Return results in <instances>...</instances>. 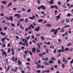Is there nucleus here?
Wrapping results in <instances>:
<instances>
[{
  "label": "nucleus",
  "instance_id": "nucleus-1",
  "mask_svg": "<svg viewBox=\"0 0 73 73\" xmlns=\"http://www.w3.org/2000/svg\"><path fill=\"white\" fill-rule=\"evenodd\" d=\"M40 28V26H38V27H36L34 29V30L35 31H37V32H38L39 31V29Z\"/></svg>",
  "mask_w": 73,
  "mask_h": 73
},
{
  "label": "nucleus",
  "instance_id": "nucleus-2",
  "mask_svg": "<svg viewBox=\"0 0 73 73\" xmlns=\"http://www.w3.org/2000/svg\"><path fill=\"white\" fill-rule=\"evenodd\" d=\"M32 27L33 29H34V26H33V25L31 24L30 25V27H28V29L29 30H30V29H31V28Z\"/></svg>",
  "mask_w": 73,
  "mask_h": 73
},
{
  "label": "nucleus",
  "instance_id": "nucleus-3",
  "mask_svg": "<svg viewBox=\"0 0 73 73\" xmlns=\"http://www.w3.org/2000/svg\"><path fill=\"white\" fill-rule=\"evenodd\" d=\"M56 21H58L59 19L61 18V17L59 16H57L56 17Z\"/></svg>",
  "mask_w": 73,
  "mask_h": 73
},
{
  "label": "nucleus",
  "instance_id": "nucleus-4",
  "mask_svg": "<svg viewBox=\"0 0 73 73\" xmlns=\"http://www.w3.org/2000/svg\"><path fill=\"white\" fill-rule=\"evenodd\" d=\"M42 43L40 42V43H37V46L39 48V49H41V47H40V45H42Z\"/></svg>",
  "mask_w": 73,
  "mask_h": 73
},
{
  "label": "nucleus",
  "instance_id": "nucleus-5",
  "mask_svg": "<svg viewBox=\"0 0 73 73\" xmlns=\"http://www.w3.org/2000/svg\"><path fill=\"white\" fill-rule=\"evenodd\" d=\"M28 41L27 40H25V41L24 42V43L26 44V46H28L29 45H28V43L27 42Z\"/></svg>",
  "mask_w": 73,
  "mask_h": 73
},
{
  "label": "nucleus",
  "instance_id": "nucleus-6",
  "mask_svg": "<svg viewBox=\"0 0 73 73\" xmlns=\"http://www.w3.org/2000/svg\"><path fill=\"white\" fill-rule=\"evenodd\" d=\"M36 48L33 47V48H32V53H35V52H36Z\"/></svg>",
  "mask_w": 73,
  "mask_h": 73
},
{
  "label": "nucleus",
  "instance_id": "nucleus-7",
  "mask_svg": "<svg viewBox=\"0 0 73 73\" xmlns=\"http://www.w3.org/2000/svg\"><path fill=\"white\" fill-rule=\"evenodd\" d=\"M2 55H4L5 57H6L7 56V53L6 52H3L2 53Z\"/></svg>",
  "mask_w": 73,
  "mask_h": 73
},
{
  "label": "nucleus",
  "instance_id": "nucleus-8",
  "mask_svg": "<svg viewBox=\"0 0 73 73\" xmlns=\"http://www.w3.org/2000/svg\"><path fill=\"white\" fill-rule=\"evenodd\" d=\"M8 20L9 21H13V17H10L8 19Z\"/></svg>",
  "mask_w": 73,
  "mask_h": 73
},
{
  "label": "nucleus",
  "instance_id": "nucleus-9",
  "mask_svg": "<svg viewBox=\"0 0 73 73\" xmlns=\"http://www.w3.org/2000/svg\"><path fill=\"white\" fill-rule=\"evenodd\" d=\"M18 64L19 65H21V64L22 62L20 60H19L17 61Z\"/></svg>",
  "mask_w": 73,
  "mask_h": 73
},
{
  "label": "nucleus",
  "instance_id": "nucleus-10",
  "mask_svg": "<svg viewBox=\"0 0 73 73\" xmlns=\"http://www.w3.org/2000/svg\"><path fill=\"white\" fill-rule=\"evenodd\" d=\"M53 0H52L51 1L48 2V3H49L50 4H53Z\"/></svg>",
  "mask_w": 73,
  "mask_h": 73
},
{
  "label": "nucleus",
  "instance_id": "nucleus-11",
  "mask_svg": "<svg viewBox=\"0 0 73 73\" xmlns=\"http://www.w3.org/2000/svg\"><path fill=\"white\" fill-rule=\"evenodd\" d=\"M0 34L1 35H3V36H4L5 35V33H3V32H1L0 33Z\"/></svg>",
  "mask_w": 73,
  "mask_h": 73
},
{
  "label": "nucleus",
  "instance_id": "nucleus-12",
  "mask_svg": "<svg viewBox=\"0 0 73 73\" xmlns=\"http://www.w3.org/2000/svg\"><path fill=\"white\" fill-rule=\"evenodd\" d=\"M64 46H63V45H62V52H65V50H64Z\"/></svg>",
  "mask_w": 73,
  "mask_h": 73
},
{
  "label": "nucleus",
  "instance_id": "nucleus-13",
  "mask_svg": "<svg viewBox=\"0 0 73 73\" xmlns=\"http://www.w3.org/2000/svg\"><path fill=\"white\" fill-rule=\"evenodd\" d=\"M64 50L66 51H67L69 50V48L68 47H66L64 49Z\"/></svg>",
  "mask_w": 73,
  "mask_h": 73
},
{
  "label": "nucleus",
  "instance_id": "nucleus-14",
  "mask_svg": "<svg viewBox=\"0 0 73 73\" xmlns=\"http://www.w3.org/2000/svg\"><path fill=\"white\" fill-rule=\"evenodd\" d=\"M37 65V69H39V67H40V65L39 64H36Z\"/></svg>",
  "mask_w": 73,
  "mask_h": 73
},
{
  "label": "nucleus",
  "instance_id": "nucleus-15",
  "mask_svg": "<svg viewBox=\"0 0 73 73\" xmlns=\"http://www.w3.org/2000/svg\"><path fill=\"white\" fill-rule=\"evenodd\" d=\"M5 40V39L4 38H3L1 40V41H2V42H3V44H4V41Z\"/></svg>",
  "mask_w": 73,
  "mask_h": 73
},
{
  "label": "nucleus",
  "instance_id": "nucleus-16",
  "mask_svg": "<svg viewBox=\"0 0 73 73\" xmlns=\"http://www.w3.org/2000/svg\"><path fill=\"white\" fill-rule=\"evenodd\" d=\"M41 8H42V9H45V7L43 5H41Z\"/></svg>",
  "mask_w": 73,
  "mask_h": 73
},
{
  "label": "nucleus",
  "instance_id": "nucleus-17",
  "mask_svg": "<svg viewBox=\"0 0 73 73\" xmlns=\"http://www.w3.org/2000/svg\"><path fill=\"white\" fill-rule=\"evenodd\" d=\"M44 11H42L41 12V13L43 15V16H46V15L45 14V13L44 14Z\"/></svg>",
  "mask_w": 73,
  "mask_h": 73
},
{
  "label": "nucleus",
  "instance_id": "nucleus-18",
  "mask_svg": "<svg viewBox=\"0 0 73 73\" xmlns=\"http://www.w3.org/2000/svg\"><path fill=\"white\" fill-rule=\"evenodd\" d=\"M1 2L2 3H3V4H7L6 2L4 1H1Z\"/></svg>",
  "mask_w": 73,
  "mask_h": 73
},
{
  "label": "nucleus",
  "instance_id": "nucleus-19",
  "mask_svg": "<svg viewBox=\"0 0 73 73\" xmlns=\"http://www.w3.org/2000/svg\"><path fill=\"white\" fill-rule=\"evenodd\" d=\"M43 60H44V61H47V60H48V58H43Z\"/></svg>",
  "mask_w": 73,
  "mask_h": 73
},
{
  "label": "nucleus",
  "instance_id": "nucleus-20",
  "mask_svg": "<svg viewBox=\"0 0 73 73\" xmlns=\"http://www.w3.org/2000/svg\"><path fill=\"white\" fill-rule=\"evenodd\" d=\"M2 47H3V48H5V46H6V45H5V44H2Z\"/></svg>",
  "mask_w": 73,
  "mask_h": 73
},
{
  "label": "nucleus",
  "instance_id": "nucleus-21",
  "mask_svg": "<svg viewBox=\"0 0 73 73\" xmlns=\"http://www.w3.org/2000/svg\"><path fill=\"white\" fill-rule=\"evenodd\" d=\"M49 64H50V63H53V62L52 60H50V61H49Z\"/></svg>",
  "mask_w": 73,
  "mask_h": 73
},
{
  "label": "nucleus",
  "instance_id": "nucleus-22",
  "mask_svg": "<svg viewBox=\"0 0 73 73\" xmlns=\"http://www.w3.org/2000/svg\"><path fill=\"white\" fill-rule=\"evenodd\" d=\"M20 28H21L22 29H23V26H22V25H20Z\"/></svg>",
  "mask_w": 73,
  "mask_h": 73
},
{
  "label": "nucleus",
  "instance_id": "nucleus-23",
  "mask_svg": "<svg viewBox=\"0 0 73 73\" xmlns=\"http://www.w3.org/2000/svg\"><path fill=\"white\" fill-rule=\"evenodd\" d=\"M67 27H68L69 28L70 27V26H69V25H65V26H64V27L65 28H66Z\"/></svg>",
  "mask_w": 73,
  "mask_h": 73
},
{
  "label": "nucleus",
  "instance_id": "nucleus-24",
  "mask_svg": "<svg viewBox=\"0 0 73 73\" xmlns=\"http://www.w3.org/2000/svg\"><path fill=\"white\" fill-rule=\"evenodd\" d=\"M39 56H41V57H42V56H43V54H42H42L40 53L39 54Z\"/></svg>",
  "mask_w": 73,
  "mask_h": 73
},
{
  "label": "nucleus",
  "instance_id": "nucleus-25",
  "mask_svg": "<svg viewBox=\"0 0 73 73\" xmlns=\"http://www.w3.org/2000/svg\"><path fill=\"white\" fill-rule=\"evenodd\" d=\"M55 31V29H53L51 30V32H54Z\"/></svg>",
  "mask_w": 73,
  "mask_h": 73
},
{
  "label": "nucleus",
  "instance_id": "nucleus-26",
  "mask_svg": "<svg viewBox=\"0 0 73 73\" xmlns=\"http://www.w3.org/2000/svg\"><path fill=\"white\" fill-rule=\"evenodd\" d=\"M42 21V20L41 19H39L38 20V22L41 23V22Z\"/></svg>",
  "mask_w": 73,
  "mask_h": 73
},
{
  "label": "nucleus",
  "instance_id": "nucleus-27",
  "mask_svg": "<svg viewBox=\"0 0 73 73\" xmlns=\"http://www.w3.org/2000/svg\"><path fill=\"white\" fill-rule=\"evenodd\" d=\"M55 5L54 6H50V8H55Z\"/></svg>",
  "mask_w": 73,
  "mask_h": 73
},
{
  "label": "nucleus",
  "instance_id": "nucleus-28",
  "mask_svg": "<svg viewBox=\"0 0 73 73\" xmlns=\"http://www.w3.org/2000/svg\"><path fill=\"white\" fill-rule=\"evenodd\" d=\"M62 49H59V50L58 51V52L60 53L61 52H62Z\"/></svg>",
  "mask_w": 73,
  "mask_h": 73
},
{
  "label": "nucleus",
  "instance_id": "nucleus-29",
  "mask_svg": "<svg viewBox=\"0 0 73 73\" xmlns=\"http://www.w3.org/2000/svg\"><path fill=\"white\" fill-rule=\"evenodd\" d=\"M10 50H11V49L10 48H8V50L7 52V53H9V52H10Z\"/></svg>",
  "mask_w": 73,
  "mask_h": 73
},
{
  "label": "nucleus",
  "instance_id": "nucleus-30",
  "mask_svg": "<svg viewBox=\"0 0 73 73\" xmlns=\"http://www.w3.org/2000/svg\"><path fill=\"white\" fill-rule=\"evenodd\" d=\"M71 14L70 13H68L67 14V16L68 17H70V16Z\"/></svg>",
  "mask_w": 73,
  "mask_h": 73
},
{
  "label": "nucleus",
  "instance_id": "nucleus-31",
  "mask_svg": "<svg viewBox=\"0 0 73 73\" xmlns=\"http://www.w3.org/2000/svg\"><path fill=\"white\" fill-rule=\"evenodd\" d=\"M17 57L15 58V60H14V62H16L17 61Z\"/></svg>",
  "mask_w": 73,
  "mask_h": 73
},
{
  "label": "nucleus",
  "instance_id": "nucleus-32",
  "mask_svg": "<svg viewBox=\"0 0 73 73\" xmlns=\"http://www.w3.org/2000/svg\"><path fill=\"white\" fill-rule=\"evenodd\" d=\"M5 18L6 19V20H8V17H7V16H5Z\"/></svg>",
  "mask_w": 73,
  "mask_h": 73
},
{
  "label": "nucleus",
  "instance_id": "nucleus-33",
  "mask_svg": "<svg viewBox=\"0 0 73 73\" xmlns=\"http://www.w3.org/2000/svg\"><path fill=\"white\" fill-rule=\"evenodd\" d=\"M41 9V6L40 5V7H38V9Z\"/></svg>",
  "mask_w": 73,
  "mask_h": 73
},
{
  "label": "nucleus",
  "instance_id": "nucleus-34",
  "mask_svg": "<svg viewBox=\"0 0 73 73\" xmlns=\"http://www.w3.org/2000/svg\"><path fill=\"white\" fill-rule=\"evenodd\" d=\"M46 26H48V27H51V25L49 24H47L46 25Z\"/></svg>",
  "mask_w": 73,
  "mask_h": 73
},
{
  "label": "nucleus",
  "instance_id": "nucleus-35",
  "mask_svg": "<svg viewBox=\"0 0 73 73\" xmlns=\"http://www.w3.org/2000/svg\"><path fill=\"white\" fill-rule=\"evenodd\" d=\"M40 0H37L38 4H40Z\"/></svg>",
  "mask_w": 73,
  "mask_h": 73
},
{
  "label": "nucleus",
  "instance_id": "nucleus-36",
  "mask_svg": "<svg viewBox=\"0 0 73 73\" xmlns=\"http://www.w3.org/2000/svg\"><path fill=\"white\" fill-rule=\"evenodd\" d=\"M16 68L15 69V72H16L17 70L18 69V68L17 67H16Z\"/></svg>",
  "mask_w": 73,
  "mask_h": 73
},
{
  "label": "nucleus",
  "instance_id": "nucleus-37",
  "mask_svg": "<svg viewBox=\"0 0 73 73\" xmlns=\"http://www.w3.org/2000/svg\"><path fill=\"white\" fill-rule=\"evenodd\" d=\"M45 50H46V53H48V52H49V51H48L49 49H46Z\"/></svg>",
  "mask_w": 73,
  "mask_h": 73
},
{
  "label": "nucleus",
  "instance_id": "nucleus-38",
  "mask_svg": "<svg viewBox=\"0 0 73 73\" xmlns=\"http://www.w3.org/2000/svg\"><path fill=\"white\" fill-rule=\"evenodd\" d=\"M50 71L49 70H46V73H48Z\"/></svg>",
  "mask_w": 73,
  "mask_h": 73
},
{
  "label": "nucleus",
  "instance_id": "nucleus-39",
  "mask_svg": "<svg viewBox=\"0 0 73 73\" xmlns=\"http://www.w3.org/2000/svg\"><path fill=\"white\" fill-rule=\"evenodd\" d=\"M64 29V28H62V33L64 32V31L63 30Z\"/></svg>",
  "mask_w": 73,
  "mask_h": 73
},
{
  "label": "nucleus",
  "instance_id": "nucleus-40",
  "mask_svg": "<svg viewBox=\"0 0 73 73\" xmlns=\"http://www.w3.org/2000/svg\"><path fill=\"white\" fill-rule=\"evenodd\" d=\"M58 63L59 64H61V61H60V60H58Z\"/></svg>",
  "mask_w": 73,
  "mask_h": 73
},
{
  "label": "nucleus",
  "instance_id": "nucleus-41",
  "mask_svg": "<svg viewBox=\"0 0 73 73\" xmlns=\"http://www.w3.org/2000/svg\"><path fill=\"white\" fill-rule=\"evenodd\" d=\"M14 58H15V57H14V56H13L12 58L13 61H14Z\"/></svg>",
  "mask_w": 73,
  "mask_h": 73
},
{
  "label": "nucleus",
  "instance_id": "nucleus-42",
  "mask_svg": "<svg viewBox=\"0 0 73 73\" xmlns=\"http://www.w3.org/2000/svg\"><path fill=\"white\" fill-rule=\"evenodd\" d=\"M40 38L42 39V40H44V37L43 36H40Z\"/></svg>",
  "mask_w": 73,
  "mask_h": 73
},
{
  "label": "nucleus",
  "instance_id": "nucleus-43",
  "mask_svg": "<svg viewBox=\"0 0 73 73\" xmlns=\"http://www.w3.org/2000/svg\"><path fill=\"white\" fill-rule=\"evenodd\" d=\"M58 5H61V3L60 2V1H59L58 2Z\"/></svg>",
  "mask_w": 73,
  "mask_h": 73
},
{
  "label": "nucleus",
  "instance_id": "nucleus-44",
  "mask_svg": "<svg viewBox=\"0 0 73 73\" xmlns=\"http://www.w3.org/2000/svg\"><path fill=\"white\" fill-rule=\"evenodd\" d=\"M40 71H41V70H37L36 71V72H37V73H40Z\"/></svg>",
  "mask_w": 73,
  "mask_h": 73
},
{
  "label": "nucleus",
  "instance_id": "nucleus-45",
  "mask_svg": "<svg viewBox=\"0 0 73 73\" xmlns=\"http://www.w3.org/2000/svg\"><path fill=\"white\" fill-rule=\"evenodd\" d=\"M71 45V43H69L67 45V46H70Z\"/></svg>",
  "mask_w": 73,
  "mask_h": 73
},
{
  "label": "nucleus",
  "instance_id": "nucleus-46",
  "mask_svg": "<svg viewBox=\"0 0 73 73\" xmlns=\"http://www.w3.org/2000/svg\"><path fill=\"white\" fill-rule=\"evenodd\" d=\"M58 41L59 42H60V43L61 42V40L60 39H58Z\"/></svg>",
  "mask_w": 73,
  "mask_h": 73
},
{
  "label": "nucleus",
  "instance_id": "nucleus-47",
  "mask_svg": "<svg viewBox=\"0 0 73 73\" xmlns=\"http://www.w3.org/2000/svg\"><path fill=\"white\" fill-rule=\"evenodd\" d=\"M30 54V55L32 56V52H31V51H29Z\"/></svg>",
  "mask_w": 73,
  "mask_h": 73
},
{
  "label": "nucleus",
  "instance_id": "nucleus-48",
  "mask_svg": "<svg viewBox=\"0 0 73 73\" xmlns=\"http://www.w3.org/2000/svg\"><path fill=\"white\" fill-rule=\"evenodd\" d=\"M30 11H31V9H28L27 12H28V13H29V12H30Z\"/></svg>",
  "mask_w": 73,
  "mask_h": 73
},
{
  "label": "nucleus",
  "instance_id": "nucleus-49",
  "mask_svg": "<svg viewBox=\"0 0 73 73\" xmlns=\"http://www.w3.org/2000/svg\"><path fill=\"white\" fill-rule=\"evenodd\" d=\"M4 30L5 31H6L7 29V28L6 27H4Z\"/></svg>",
  "mask_w": 73,
  "mask_h": 73
},
{
  "label": "nucleus",
  "instance_id": "nucleus-50",
  "mask_svg": "<svg viewBox=\"0 0 73 73\" xmlns=\"http://www.w3.org/2000/svg\"><path fill=\"white\" fill-rule=\"evenodd\" d=\"M62 67L63 68H65V65L64 64H62Z\"/></svg>",
  "mask_w": 73,
  "mask_h": 73
},
{
  "label": "nucleus",
  "instance_id": "nucleus-51",
  "mask_svg": "<svg viewBox=\"0 0 73 73\" xmlns=\"http://www.w3.org/2000/svg\"><path fill=\"white\" fill-rule=\"evenodd\" d=\"M19 44L20 45H21L22 44H23V43L21 42H19Z\"/></svg>",
  "mask_w": 73,
  "mask_h": 73
},
{
  "label": "nucleus",
  "instance_id": "nucleus-52",
  "mask_svg": "<svg viewBox=\"0 0 73 73\" xmlns=\"http://www.w3.org/2000/svg\"><path fill=\"white\" fill-rule=\"evenodd\" d=\"M50 48H54V46H50Z\"/></svg>",
  "mask_w": 73,
  "mask_h": 73
},
{
  "label": "nucleus",
  "instance_id": "nucleus-53",
  "mask_svg": "<svg viewBox=\"0 0 73 73\" xmlns=\"http://www.w3.org/2000/svg\"><path fill=\"white\" fill-rule=\"evenodd\" d=\"M25 21L26 22V23H27V22H28V19L27 18H26L25 19Z\"/></svg>",
  "mask_w": 73,
  "mask_h": 73
},
{
  "label": "nucleus",
  "instance_id": "nucleus-54",
  "mask_svg": "<svg viewBox=\"0 0 73 73\" xmlns=\"http://www.w3.org/2000/svg\"><path fill=\"white\" fill-rule=\"evenodd\" d=\"M55 8L56 9H57V10L58 9V7L56 5H55Z\"/></svg>",
  "mask_w": 73,
  "mask_h": 73
},
{
  "label": "nucleus",
  "instance_id": "nucleus-55",
  "mask_svg": "<svg viewBox=\"0 0 73 73\" xmlns=\"http://www.w3.org/2000/svg\"><path fill=\"white\" fill-rule=\"evenodd\" d=\"M1 16H4V14L3 13H2L1 14Z\"/></svg>",
  "mask_w": 73,
  "mask_h": 73
},
{
  "label": "nucleus",
  "instance_id": "nucleus-56",
  "mask_svg": "<svg viewBox=\"0 0 73 73\" xmlns=\"http://www.w3.org/2000/svg\"><path fill=\"white\" fill-rule=\"evenodd\" d=\"M19 14H16L15 15V16L16 17L19 16Z\"/></svg>",
  "mask_w": 73,
  "mask_h": 73
},
{
  "label": "nucleus",
  "instance_id": "nucleus-57",
  "mask_svg": "<svg viewBox=\"0 0 73 73\" xmlns=\"http://www.w3.org/2000/svg\"><path fill=\"white\" fill-rule=\"evenodd\" d=\"M9 67H8L7 69V70H6V72H7L8 71V70H9Z\"/></svg>",
  "mask_w": 73,
  "mask_h": 73
},
{
  "label": "nucleus",
  "instance_id": "nucleus-58",
  "mask_svg": "<svg viewBox=\"0 0 73 73\" xmlns=\"http://www.w3.org/2000/svg\"><path fill=\"white\" fill-rule=\"evenodd\" d=\"M73 59H72V60L70 62V64H72L73 63Z\"/></svg>",
  "mask_w": 73,
  "mask_h": 73
},
{
  "label": "nucleus",
  "instance_id": "nucleus-59",
  "mask_svg": "<svg viewBox=\"0 0 73 73\" xmlns=\"http://www.w3.org/2000/svg\"><path fill=\"white\" fill-rule=\"evenodd\" d=\"M66 60V59H65V58H63V60H62V61L63 62H65V60Z\"/></svg>",
  "mask_w": 73,
  "mask_h": 73
},
{
  "label": "nucleus",
  "instance_id": "nucleus-60",
  "mask_svg": "<svg viewBox=\"0 0 73 73\" xmlns=\"http://www.w3.org/2000/svg\"><path fill=\"white\" fill-rule=\"evenodd\" d=\"M12 10H16V8L14 7L12 9Z\"/></svg>",
  "mask_w": 73,
  "mask_h": 73
},
{
  "label": "nucleus",
  "instance_id": "nucleus-61",
  "mask_svg": "<svg viewBox=\"0 0 73 73\" xmlns=\"http://www.w3.org/2000/svg\"><path fill=\"white\" fill-rule=\"evenodd\" d=\"M65 35H66L67 36L68 35V31H67L65 33Z\"/></svg>",
  "mask_w": 73,
  "mask_h": 73
},
{
  "label": "nucleus",
  "instance_id": "nucleus-62",
  "mask_svg": "<svg viewBox=\"0 0 73 73\" xmlns=\"http://www.w3.org/2000/svg\"><path fill=\"white\" fill-rule=\"evenodd\" d=\"M15 38H17V39H19V36H15Z\"/></svg>",
  "mask_w": 73,
  "mask_h": 73
},
{
  "label": "nucleus",
  "instance_id": "nucleus-63",
  "mask_svg": "<svg viewBox=\"0 0 73 73\" xmlns=\"http://www.w3.org/2000/svg\"><path fill=\"white\" fill-rule=\"evenodd\" d=\"M20 21H23V19H21L20 20Z\"/></svg>",
  "mask_w": 73,
  "mask_h": 73
},
{
  "label": "nucleus",
  "instance_id": "nucleus-64",
  "mask_svg": "<svg viewBox=\"0 0 73 73\" xmlns=\"http://www.w3.org/2000/svg\"><path fill=\"white\" fill-rule=\"evenodd\" d=\"M25 54H27L28 52H27V51H25Z\"/></svg>",
  "mask_w": 73,
  "mask_h": 73
}]
</instances>
